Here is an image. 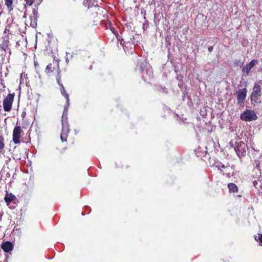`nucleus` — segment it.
I'll return each mask as SVG.
<instances>
[{
    "mask_svg": "<svg viewBox=\"0 0 262 262\" xmlns=\"http://www.w3.org/2000/svg\"><path fill=\"white\" fill-rule=\"evenodd\" d=\"M247 93L246 88L239 89L237 91V101L239 105L244 106L247 97Z\"/></svg>",
    "mask_w": 262,
    "mask_h": 262,
    "instance_id": "7",
    "label": "nucleus"
},
{
    "mask_svg": "<svg viewBox=\"0 0 262 262\" xmlns=\"http://www.w3.org/2000/svg\"><path fill=\"white\" fill-rule=\"evenodd\" d=\"M227 187L229 189V191L230 193L237 192L238 191L237 186L234 183H229L228 184Z\"/></svg>",
    "mask_w": 262,
    "mask_h": 262,
    "instance_id": "15",
    "label": "nucleus"
},
{
    "mask_svg": "<svg viewBox=\"0 0 262 262\" xmlns=\"http://www.w3.org/2000/svg\"><path fill=\"white\" fill-rule=\"evenodd\" d=\"M34 66L36 70H37V67L38 66V64L35 61H34Z\"/></svg>",
    "mask_w": 262,
    "mask_h": 262,
    "instance_id": "23",
    "label": "nucleus"
},
{
    "mask_svg": "<svg viewBox=\"0 0 262 262\" xmlns=\"http://www.w3.org/2000/svg\"><path fill=\"white\" fill-rule=\"evenodd\" d=\"M33 14H34V16H35V12H33Z\"/></svg>",
    "mask_w": 262,
    "mask_h": 262,
    "instance_id": "26",
    "label": "nucleus"
},
{
    "mask_svg": "<svg viewBox=\"0 0 262 262\" xmlns=\"http://www.w3.org/2000/svg\"><path fill=\"white\" fill-rule=\"evenodd\" d=\"M26 3L25 7L26 8L27 6H31L33 4V0H25Z\"/></svg>",
    "mask_w": 262,
    "mask_h": 262,
    "instance_id": "19",
    "label": "nucleus"
},
{
    "mask_svg": "<svg viewBox=\"0 0 262 262\" xmlns=\"http://www.w3.org/2000/svg\"><path fill=\"white\" fill-rule=\"evenodd\" d=\"M1 248L6 253H8L13 249V245L9 241H7L2 244Z\"/></svg>",
    "mask_w": 262,
    "mask_h": 262,
    "instance_id": "12",
    "label": "nucleus"
},
{
    "mask_svg": "<svg viewBox=\"0 0 262 262\" xmlns=\"http://www.w3.org/2000/svg\"><path fill=\"white\" fill-rule=\"evenodd\" d=\"M22 130L20 126H17L14 127L13 131L12 140L15 144H18L20 142V138Z\"/></svg>",
    "mask_w": 262,
    "mask_h": 262,
    "instance_id": "9",
    "label": "nucleus"
},
{
    "mask_svg": "<svg viewBox=\"0 0 262 262\" xmlns=\"http://www.w3.org/2000/svg\"><path fill=\"white\" fill-rule=\"evenodd\" d=\"M208 51L211 53L212 52V51L213 50V48L212 46L209 47H208Z\"/></svg>",
    "mask_w": 262,
    "mask_h": 262,
    "instance_id": "22",
    "label": "nucleus"
},
{
    "mask_svg": "<svg viewBox=\"0 0 262 262\" xmlns=\"http://www.w3.org/2000/svg\"><path fill=\"white\" fill-rule=\"evenodd\" d=\"M252 92L250 96L251 103L253 104L261 102V97L262 96L261 89L258 83H255L252 89Z\"/></svg>",
    "mask_w": 262,
    "mask_h": 262,
    "instance_id": "2",
    "label": "nucleus"
},
{
    "mask_svg": "<svg viewBox=\"0 0 262 262\" xmlns=\"http://www.w3.org/2000/svg\"><path fill=\"white\" fill-rule=\"evenodd\" d=\"M26 116V113L25 111H23L21 113V117L23 118V127H26V126H28L29 123L28 121L25 119V117Z\"/></svg>",
    "mask_w": 262,
    "mask_h": 262,
    "instance_id": "16",
    "label": "nucleus"
},
{
    "mask_svg": "<svg viewBox=\"0 0 262 262\" xmlns=\"http://www.w3.org/2000/svg\"><path fill=\"white\" fill-rule=\"evenodd\" d=\"M256 62V60H252L249 63L246 64V66L244 67L242 70L243 72L246 73V74H248Z\"/></svg>",
    "mask_w": 262,
    "mask_h": 262,
    "instance_id": "11",
    "label": "nucleus"
},
{
    "mask_svg": "<svg viewBox=\"0 0 262 262\" xmlns=\"http://www.w3.org/2000/svg\"><path fill=\"white\" fill-rule=\"evenodd\" d=\"M36 72H37V73H38V76H39V77H40V75L39 74V72H38V71H37Z\"/></svg>",
    "mask_w": 262,
    "mask_h": 262,
    "instance_id": "25",
    "label": "nucleus"
},
{
    "mask_svg": "<svg viewBox=\"0 0 262 262\" xmlns=\"http://www.w3.org/2000/svg\"><path fill=\"white\" fill-rule=\"evenodd\" d=\"M35 131H36V132H37V128H35Z\"/></svg>",
    "mask_w": 262,
    "mask_h": 262,
    "instance_id": "27",
    "label": "nucleus"
},
{
    "mask_svg": "<svg viewBox=\"0 0 262 262\" xmlns=\"http://www.w3.org/2000/svg\"><path fill=\"white\" fill-rule=\"evenodd\" d=\"M4 199L7 206L9 207L10 208H14L15 207V206L11 207L10 206L11 203L14 205H16L17 198L15 195L11 192L6 191V194Z\"/></svg>",
    "mask_w": 262,
    "mask_h": 262,
    "instance_id": "6",
    "label": "nucleus"
},
{
    "mask_svg": "<svg viewBox=\"0 0 262 262\" xmlns=\"http://www.w3.org/2000/svg\"><path fill=\"white\" fill-rule=\"evenodd\" d=\"M46 72L49 75L52 76L60 73L59 60L54 57L52 63H50L46 68Z\"/></svg>",
    "mask_w": 262,
    "mask_h": 262,
    "instance_id": "3",
    "label": "nucleus"
},
{
    "mask_svg": "<svg viewBox=\"0 0 262 262\" xmlns=\"http://www.w3.org/2000/svg\"><path fill=\"white\" fill-rule=\"evenodd\" d=\"M5 140L2 135H0V151H2L5 148Z\"/></svg>",
    "mask_w": 262,
    "mask_h": 262,
    "instance_id": "17",
    "label": "nucleus"
},
{
    "mask_svg": "<svg viewBox=\"0 0 262 262\" xmlns=\"http://www.w3.org/2000/svg\"><path fill=\"white\" fill-rule=\"evenodd\" d=\"M42 0H34V4L35 6L39 5L42 2Z\"/></svg>",
    "mask_w": 262,
    "mask_h": 262,
    "instance_id": "21",
    "label": "nucleus"
},
{
    "mask_svg": "<svg viewBox=\"0 0 262 262\" xmlns=\"http://www.w3.org/2000/svg\"><path fill=\"white\" fill-rule=\"evenodd\" d=\"M235 150L237 156L240 158L246 155V150L245 149V144L242 141L239 142L237 144L236 147H235Z\"/></svg>",
    "mask_w": 262,
    "mask_h": 262,
    "instance_id": "10",
    "label": "nucleus"
},
{
    "mask_svg": "<svg viewBox=\"0 0 262 262\" xmlns=\"http://www.w3.org/2000/svg\"><path fill=\"white\" fill-rule=\"evenodd\" d=\"M240 118L243 121L250 122L256 120L257 116L254 111L246 110L241 114Z\"/></svg>",
    "mask_w": 262,
    "mask_h": 262,
    "instance_id": "5",
    "label": "nucleus"
},
{
    "mask_svg": "<svg viewBox=\"0 0 262 262\" xmlns=\"http://www.w3.org/2000/svg\"><path fill=\"white\" fill-rule=\"evenodd\" d=\"M254 238L256 241L259 242V244L262 246V234H259L258 236L255 235Z\"/></svg>",
    "mask_w": 262,
    "mask_h": 262,
    "instance_id": "18",
    "label": "nucleus"
},
{
    "mask_svg": "<svg viewBox=\"0 0 262 262\" xmlns=\"http://www.w3.org/2000/svg\"><path fill=\"white\" fill-rule=\"evenodd\" d=\"M14 96V93L8 94L7 96L4 98L3 105L5 111L10 112L11 110Z\"/></svg>",
    "mask_w": 262,
    "mask_h": 262,
    "instance_id": "4",
    "label": "nucleus"
},
{
    "mask_svg": "<svg viewBox=\"0 0 262 262\" xmlns=\"http://www.w3.org/2000/svg\"><path fill=\"white\" fill-rule=\"evenodd\" d=\"M57 81L58 84L60 86V91H61L62 95L63 96H64V97L66 98V99L67 100V106H68L69 105V100H70L69 94L66 92V90H65L63 85H62V84L60 83L59 79L58 78H57Z\"/></svg>",
    "mask_w": 262,
    "mask_h": 262,
    "instance_id": "13",
    "label": "nucleus"
},
{
    "mask_svg": "<svg viewBox=\"0 0 262 262\" xmlns=\"http://www.w3.org/2000/svg\"><path fill=\"white\" fill-rule=\"evenodd\" d=\"M36 46H37V40H36V44L35 45V48H36Z\"/></svg>",
    "mask_w": 262,
    "mask_h": 262,
    "instance_id": "24",
    "label": "nucleus"
},
{
    "mask_svg": "<svg viewBox=\"0 0 262 262\" xmlns=\"http://www.w3.org/2000/svg\"><path fill=\"white\" fill-rule=\"evenodd\" d=\"M5 5L7 7V9L9 12H11L14 9L13 2L14 0H4Z\"/></svg>",
    "mask_w": 262,
    "mask_h": 262,
    "instance_id": "14",
    "label": "nucleus"
},
{
    "mask_svg": "<svg viewBox=\"0 0 262 262\" xmlns=\"http://www.w3.org/2000/svg\"><path fill=\"white\" fill-rule=\"evenodd\" d=\"M214 166L220 171V173L223 176L230 178L233 175V169L228 163L224 164L221 162L217 161L214 163Z\"/></svg>",
    "mask_w": 262,
    "mask_h": 262,
    "instance_id": "1",
    "label": "nucleus"
},
{
    "mask_svg": "<svg viewBox=\"0 0 262 262\" xmlns=\"http://www.w3.org/2000/svg\"><path fill=\"white\" fill-rule=\"evenodd\" d=\"M148 27V20H146V22L143 24V26H142V29H143V30H146L147 28Z\"/></svg>",
    "mask_w": 262,
    "mask_h": 262,
    "instance_id": "20",
    "label": "nucleus"
},
{
    "mask_svg": "<svg viewBox=\"0 0 262 262\" xmlns=\"http://www.w3.org/2000/svg\"><path fill=\"white\" fill-rule=\"evenodd\" d=\"M68 112V108L65 107L63 112L62 115V129L60 134V139L62 142L66 141L67 140L68 134L67 132H64V129L69 130L68 125L66 126L63 120V116L65 114H67Z\"/></svg>",
    "mask_w": 262,
    "mask_h": 262,
    "instance_id": "8",
    "label": "nucleus"
}]
</instances>
